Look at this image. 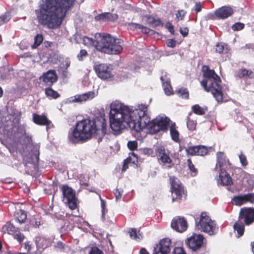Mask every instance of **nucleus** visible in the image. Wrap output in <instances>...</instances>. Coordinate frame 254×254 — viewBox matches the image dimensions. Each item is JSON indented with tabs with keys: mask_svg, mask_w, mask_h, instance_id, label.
<instances>
[{
	"mask_svg": "<svg viewBox=\"0 0 254 254\" xmlns=\"http://www.w3.org/2000/svg\"><path fill=\"white\" fill-rule=\"evenodd\" d=\"M215 51L221 55L223 61H226L230 59V48L227 44L222 42L217 43L215 46Z\"/></svg>",
	"mask_w": 254,
	"mask_h": 254,
	"instance_id": "obj_14",
	"label": "nucleus"
},
{
	"mask_svg": "<svg viewBox=\"0 0 254 254\" xmlns=\"http://www.w3.org/2000/svg\"><path fill=\"white\" fill-rule=\"evenodd\" d=\"M143 151L144 154H148V155H150V154H152V153L153 152L152 149H149V148L144 149Z\"/></svg>",
	"mask_w": 254,
	"mask_h": 254,
	"instance_id": "obj_60",
	"label": "nucleus"
},
{
	"mask_svg": "<svg viewBox=\"0 0 254 254\" xmlns=\"http://www.w3.org/2000/svg\"><path fill=\"white\" fill-rule=\"evenodd\" d=\"M157 154L159 157V160L164 164H171L172 160L170 157L166 154L165 148L163 146H160L157 148Z\"/></svg>",
	"mask_w": 254,
	"mask_h": 254,
	"instance_id": "obj_21",
	"label": "nucleus"
},
{
	"mask_svg": "<svg viewBox=\"0 0 254 254\" xmlns=\"http://www.w3.org/2000/svg\"><path fill=\"white\" fill-rule=\"evenodd\" d=\"M35 243L37 245V248L38 252L35 253V254H40L41 253L40 249L43 250L46 248L50 244V241L43 237L36 238Z\"/></svg>",
	"mask_w": 254,
	"mask_h": 254,
	"instance_id": "obj_22",
	"label": "nucleus"
},
{
	"mask_svg": "<svg viewBox=\"0 0 254 254\" xmlns=\"http://www.w3.org/2000/svg\"><path fill=\"white\" fill-rule=\"evenodd\" d=\"M128 233H129L130 237L131 239L135 240L136 241L140 240L142 238L141 234L139 232L138 234L137 232L136 229L134 228H131L129 230Z\"/></svg>",
	"mask_w": 254,
	"mask_h": 254,
	"instance_id": "obj_32",
	"label": "nucleus"
},
{
	"mask_svg": "<svg viewBox=\"0 0 254 254\" xmlns=\"http://www.w3.org/2000/svg\"><path fill=\"white\" fill-rule=\"evenodd\" d=\"M202 9V5L200 2H196L195 4L194 10L196 13L200 12Z\"/></svg>",
	"mask_w": 254,
	"mask_h": 254,
	"instance_id": "obj_57",
	"label": "nucleus"
},
{
	"mask_svg": "<svg viewBox=\"0 0 254 254\" xmlns=\"http://www.w3.org/2000/svg\"><path fill=\"white\" fill-rule=\"evenodd\" d=\"M32 116L34 123L40 126H46L47 131L51 128L53 127V124L51 121L48 120L46 116L33 114Z\"/></svg>",
	"mask_w": 254,
	"mask_h": 254,
	"instance_id": "obj_16",
	"label": "nucleus"
},
{
	"mask_svg": "<svg viewBox=\"0 0 254 254\" xmlns=\"http://www.w3.org/2000/svg\"><path fill=\"white\" fill-rule=\"evenodd\" d=\"M186 12L184 10H179L177 11L176 13V16L179 18L180 17L181 19H183Z\"/></svg>",
	"mask_w": 254,
	"mask_h": 254,
	"instance_id": "obj_51",
	"label": "nucleus"
},
{
	"mask_svg": "<svg viewBox=\"0 0 254 254\" xmlns=\"http://www.w3.org/2000/svg\"><path fill=\"white\" fill-rule=\"evenodd\" d=\"M171 240L168 238L162 239L154 248L153 254H168L170 251Z\"/></svg>",
	"mask_w": 254,
	"mask_h": 254,
	"instance_id": "obj_13",
	"label": "nucleus"
},
{
	"mask_svg": "<svg viewBox=\"0 0 254 254\" xmlns=\"http://www.w3.org/2000/svg\"><path fill=\"white\" fill-rule=\"evenodd\" d=\"M40 79L47 85H51L57 80V74L54 70H49L43 73Z\"/></svg>",
	"mask_w": 254,
	"mask_h": 254,
	"instance_id": "obj_17",
	"label": "nucleus"
},
{
	"mask_svg": "<svg viewBox=\"0 0 254 254\" xmlns=\"http://www.w3.org/2000/svg\"><path fill=\"white\" fill-rule=\"evenodd\" d=\"M239 219L244 221L247 225H249L254 221V208H246L241 209Z\"/></svg>",
	"mask_w": 254,
	"mask_h": 254,
	"instance_id": "obj_12",
	"label": "nucleus"
},
{
	"mask_svg": "<svg viewBox=\"0 0 254 254\" xmlns=\"http://www.w3.org/2000/svg\"><path fill=\"white\" fill-rule=\"evenodd\" d=\"M192 110L194 113L199 115H202L206 113L207 108L201 107L198 105H195L192 107Z\"/></svg>",
	"mask_w": 254,
	"mask_h": 254,
	"instance_id": "obj_30",
	"label": "nucleus"
},
{
	"mask_svg": "<svg viewBox=\"0 0 254 254\" xmlns=\"http://www.w3.org/2000/svg\"><path fill=\"white\" fill-rule=\"evenodd\" d=\"M195 221L196 230L208 233L209 235L215 234L218 231V227L214 221L205 212H202L199 217L195 219Z\"/></svg>",
	"mask_w": 254,
	"mask_h": 254,
	"instance_id": "obj_7",
	"label": "nucleus"
},
{
	"mask_svg": "<svg viewBox=\"0 0 254 254\" xmlns=\"http://www.w3.org/2000/svg\"><path fill=\"white\" fill-rule=\"evenodd\" d=\"M45 94L48 97L57 99L60 97V94L52 88L48 87L45 89Z\"/></svg>",
	"mask_w": 254,
	"mask_h": 254,
	"instance_id": "obj_29",
	"label": "nucleus"
},
{
	"mask_svg": "<svg viewBox=\"0 0 254 254\" xmlns=\"http://www.w3.org/2000/svg\"><path fill=\"white\" fill-rule=\"evenodd\" d=\"M127 146L130 150H135L137 147V142L136 141H129L127 143Z\"/></svg>",
	"mask_w": 254,
	"mask_h": 254,
	"instance_id": "obj_43",
	"label": "nucleus"
},
{
	"mask_svg": "<svg viewBox=\"0 0 254 254\" xmlns=\"http://www.w3.org/2000/svg\"><path fill=\"white\" fill-rule=\"evenodd\" d=\"M127 168H128L127 165L126 164V163L125 162V163L123 165V168H122V171H126Z\"/></svg>",
	"mask_w": 254,
	"mask_h": 254,
	"instance_id": "obj_63",
	"label": "nucleus"
},
{
	"mask_svg": "<svg viewBox=\"0 0 254 254\" xmlns=\"http://www.w3.org/2000/svg\"><path fill=\"white\" fill-rule=\"evenodd\" d=\"M186 150L188 154L198 155V146L188 147Z\"/></svg>",
	"mask_w": 254,
	"mask_h": 254,
	"instance_id": "obj_35",
	"label": "nucleus"
},
{
	"mask_svg": "<svg viewBox=\"0 0 254 254\" xmlns=\"http://www.w3.org/2000/svg\"><path fill=\"white\" fill-rule=\"evenodd\" d=\"M95 96L94 92H88L81 95H76L69 98V102H82L88 99H92Z\"/></svg>",
	"mask_w": 254,
	"mask_h": 254,
	"instance_id": "obj_19",
	"label": "nucleus"
},
{
	"mask_svg": "<svg viewBox=\"0 0 254 254\" xmlns=\"http://www.w3.org/2000/svg\"><path fill=\"white\" fill-rule=\"evenodd\" d=\"M187 163H188L190 170L192 172L195 173L196 172V169L194 168V166L193 164L192 163L191 160L190 159H188L187 160Z\"/></svg>",
	"mask_w": 254,
	"mask_h": 254,
	"instance_id": "obj_55",
	"label": "nucleus"
},
{
	"mask_svg": "<svg viewBox=\"0 0 254 254\" xmlns=\"http://www.w3.org/2000/svg\"><path fill=\"white\" fill-rule=\"evenodd\" d=\"M167 45L169 47L174 48L176 45V41L174 39H169L167 41Z\"/></svg>",
	"mask_w": 254,
	"mask_h": 254,
	"instance_id": "obj_54",
	"label": "nucleus"
},
{
	"mask_svg": "<svg viewBox=\"0 0 254 254\" xmlns=\"http://www.w3.org/2000/svg\"><path fill=\"white\" fill-rule=\"evenodd\" d=\"M98 76L102 79H107L113 77L112 68L107 64H95L94 66Z\"/></svg>",
	"mask_w": 254,
	"mask_h": 254,
	"instance_id": "obj_11",
	"label": "nucleus"
},
{
	"mask_svg": "<svg viewBox=\"0 0 254 254\" xmlns=\"http://www.w3.org/2000/svg\"><path fill=\"white\" fill-rule=\"evenodd\" d=\"M239 157L242 166H246L248 165V161L246 156L243 153L239 155Z\"/></svg>",
	"mask_w": 254,
	"mask_h": 254,
	"instance_id": "obj_41",
	"label": "nucleus"
},
{
	"mask_svg": "<svg viewBox=\"0 0 254 254\" xmlns=\"http://www.w3.org/2000/svg\"><path fill=\"white\" fill-rule=\"evenodd\" d=\"M244 195L245 203L247 202L254 203V193H248Z\"/></svg>",
	"mask_w": 254,
	"mask_h": 254,
	"instance_id": "obj_37",
	"label": "nucleus"
},
{
	"mask_svg": "<svg viewBox=\"0 0 254 254\" xmlns=\"http://www.w3.org/2000/svg\"><path fill=\"white\" fill-rule=\"evenodd\" d=\"M139 254H149V253L144 248H142L140 250Z\"/></svg>",
	"mask_w": 254,
	"mask_h": 254,
	"instance_id": "obj_62",
	"label": "nucleus"
},
{
	"mask_svg": "<svg viewBox=\"0 0 254 254\" xmlns=\"http://www.w3.org/2000/svg\"><path fill=\"white\" fill-rule=\"evenodd\" d=\"M233 13V10L230 6H224L217 9L215 12V15L219 19H225L230 16Z\"/></svg>",
	"mask_w": 254,
	"mask_h": 254,
	"instance_id": "obj_18",
	"label": "nucleus"
},
{
	"mask_svg": "<svg viewBox=\"0 0 254 254\" xmlns=\"http://www.w3.org/2000/svg\"><path fill=\"white\" fill-rule=\"evenodd\" d=\"M123 192V191L122 189H116L114 191V194H115L116 200L118 201V200L121 199L122 196Z\"/></svg>",
	"mask_w": 254,
	"mask_h": 254,
	"instance_id": "obj_44",
	"label": "nucleus"
},
{
	"mask_svg": "<svg viewBox=\"0 0 254 254\" xmlns=\"http://www.w3.org/2000/svg\"><path fill=\"white\" fill-rule=\"evenodd\" d=\"M96 19L97 20H103L104 21H114L118 18V15L117 14H113L110 12H105L98 15L96 16Z\"/></svg>",
	"mask_w": 254,
	"mask_h": 254,
	"instance_id": "obj_23",
	"label": "nucleus"
},
{
	"mask_svg": "<svg viewBox=\"0 0 254 254\" xmlns=\"http://www.w3.org/2000/svg\"><path fill=\"white\" fill-rule=\"evenodd\" d=\"M232 202L233 204L238 206L245 203L244 195H238L234 197L232 199Z\"/></svg>",
	"mask_w": 254,
	"mask_h": 254,
	"instance_id": "obj_31",
	"label": "nucleus"
},
{
	"mask_svg": "<svg viewBox=\"0 0 254 254\" xmlns=\"http://www.w3.org/2000/svg\"><path fill=\"white\" fill-rule=\"evenodd\" d=\"M171 186V191L172 201L176 199H182L186 197V194L183 187L180 181L175 177H171L170 178Z\"/></svg>",
	"mask_w": 254,
	"mask_h": 254,
	"instance_id": "obj_8",
	"label": "nucleus"
},
{
	"mask_svg": "<svg viewBox=\"0 0 254 254\" xmlns=\"http://www.w3.org/2000/svg\"><path fill=\"white\" fill-rule=\"evenodd\" d=\"M39 148H40V146L38 144H36L34 146V155L35 156V159L36 161H38L39 160Z\"/></svg>",
	"mask_w": 254,
	"mask_h": 254,
	"instance_id": "obj_45",
	"label": "nucleus"
},
{
	"mask_svg": "<svg viewBox=\"0 0 254 254\" xmlns=\"http://www.w3.org/2000/svg\"><path fill=\"white\" fill-rule=\"evenodd\" d=\"M13 235L14 236V239H16L19 243H21L24 238V235L19 232L15 233Z\"/></svg>",
	"mask_w": 254,
	"mask_h": 254,
	"instance_id": "obj_46",
	"label": "nucleus"
},
{
	"mask_svg": "<svg viewBox=\"0 0 254 254\" xmlns=\"http://www.w3.org/2000/svg\"><path fill=\"white\" fill-rule=\"evenodd\" d=\"M24 248L28 252H29L32 248V245L30 242H26L24 243Z\"/></svg>",
	"mask_w": 254,
	"mask_h": 254,
	"instance_id": "obj_59",
	"label": "nucleus"
},
{
	"mask_svg": "<svg viewBox=\"0 0 254 254\" xmlns=\"http://www.w3.org/2000/svg\"><path fill=\"white\" fill-rule=\"evenodd\" d=\"M62 190L63 194V201L67 204L70 209H75L77 204L74 190L67 185L64 186Z\"/></svg>",
	"mask_w": 254,
	"mask_h": 254,
	"instance_id": "obj_9",
	"label": "nucleus"
},
{
	"mask_svg": "<svg viewBox=\"0 0 254 254\" xmlns=\"http://www.w3.org/2000/svg\"><path fill=\"white\" fill-rule=\"evenodd\" d=\"M106 120L100 117L95 121L83 120L77 122L75 128L69 134L70 141L73 143L85 141L95 133L104 135L106 133Z\"/></svg>",
	"mask_w": 254,
	"mask_h": 254,
	"instance_id": "obj_3",
	"label": "nucleus"
},
{
	"mask_svg": "<svg viewBox=\"0 0 254 254\" xmlns=\"http://www.w3.org/2000/svg\"><path fill=\"white\" fill-rule=\"evenodd\" d=\"M237 75L240 78L247 76L249 78H253L254 77V73L251 70H248L246 69H242L238 71Z\"/></svg>",
	"mask_w": 254,
	"mask_h": 254,
	"instance_id": "obj_28",
	"label": "nucleus"
},
{
	"mask_svg": "<svg viewBox=\"0 0 254 254\" xmlns=\"http://www.w3.org/2000/svg\"><path fill=\"white\" fill-rule=\"evenodd\" d=\"M198 155L203 156L206 155L208 152V149L204 146H198Z\"/></svg>",
	"mask_w": 254,
	"mask_h": 254,
	"instance_id": "obj_40",
	"label": "nucleus"
},
{
	"mask_svg": "<svg viewBox=\"0 0 254 254\" xmlns=\"http://www.w3.org/2000/svg\"><path fill=\"white\" fill-rule=\"evenodd\" d=\"M233 228L235 231L237 233V237L238 238L243 235L245 231V226L243 221L239 219L238 221L234 224Z\"/></svg>",
	"mask_w": 254,
	"mask_h": 254,
	"instance_id": "obj_24",
	"label": "nucleus"
},
{
	"mask_svg": "<svg viewBox=\"0 0 254 254\" xmlns=\"http://www.w3.org/2000/svg\"><path fill=\"white\" fill-rule=\"evenodd\" d=\"M217 163L215 169L219 172L218 183L223 186H229L232 184V180L226 172L230 167V163L224 153L219 152L217 154Z\"/></svg>",
	"mask_w": 254,
	"mask_h": 254,
	"instance_id": "obj_6",
	"label": "nucleus"
},
{
	"mask_svg": "<svg viewBox=\"0 0 254 254\" xmlns=\"http://www.w3.org/2000/svg\"><path fill=\"white\" fill-rule=\"evenodd\" d=\"M196 126V121L195 120L191 119L190 118H188V122H187V127L190 130H193L195 129Z\"/></svg>",
	"mask_w": 254,
	"mask_h": 254,
	"instance_id": "obj_34",
	"label": "nucleus"
},
{
	"mask_svg": "<svg viewBox=\"0 0 254 254\" xmlns=\"http://www.w3.org/2000/svg\"><path fill=\"white\" fill-rule=\"evenodd\" d=\"M2 231L4 233L14 235L17 231L16 228L12 224L7 222L2 228Z\"/></svg>",
	"mask_w": 254,
	"mask_h": 254,
	"instance_id": "obj_25",
	"label": "nucleus"
},
{
	"mask_svg": "<svg viewBox=\"0 0 254 254\" xmlns=\"http://www.w3.org/2000/svg\"><path fill=\"white\" fill-rule=\"evenodd\" d=\"M75 0H45L36 10L38 22L50 29L60 26L67 11L74 5Z\"/></svg>",
	"mask_w": 254,
	"mask_h": 254,
	"instance_id": "obj_2",
	"label": "nucleus"
},
{
	"mask_svg": "<svg viewBox=\"0 0 254 254\" xmlns=\"http://www.w3.org/2000/svg\"><path fill=\"white\" fill-rule=\"evenodd\" d=\"M109 114L111 128L116 133L120 132L127 127L136 131L145 127L153 128L155 131L166 130L170 119L166 116H158L151 122L147 114V106L139 105L133 110L119 101L110 104Z\"/></svg>",
	"mask_w": 254,
	"mask_h": 254,
	"instance_id": "obj_1",
	"label": "nucleus"
},
{
	"mask_svg": "<svg viewBox=\"0 0 254 254\" xmlns=\"http://www.w3.org/2000/svg\"><path fill=\"white\" fill-rule=\"evenodd\" d=\"M101 201V207H102V217H104L105 214V203L103 199L101 198H100Z\"/></svg>",
	"mask_w": 254,
	"mask_h": 254,
	"instance_id": "obj_58",
	"label": "nucleus"
},
{
	"mask_svg": "<svg viewBox=\"0 0 254 254\" xmlns=\"http://www.w3.org/2000/svg\"><path fill=\"white\" fill-rule=\"evenodd\" d=\"M43 41V36L42 34H38L34 37V43L32 46L33 49L37 48Z\"/></svg>",
	"mask_w": 254,
	"mask_h": 254,
	"instance_id": "obj_33",
	"label": "nucleus"
},
{
	"mask_svg": "<svg viewBox=\"0 0 254 254\" xmlns=\"http://www.w3.org/2000/svg\"><path fill=\"white\" fill-rule=\"evenodd\" d=\"M89 254H104L103 253L96 247L93 248Z\"/></svg>",
	"mask_w": 254,
	"mask_h": 254,
	"instance_id": "obj_52",
	"label": "nucleus"
},
{
	"mask_svg": "<svg viewBox=\"0 0 254 254\" xmlns=\"http://www.w3.org/2000/svg\"><path fill=\"white\" fill-rule=\"evenodd\" d=\"M251 246L252 252L254 254V242L251 243Z\"/></svg>",
	"mask_w": 254,
	"mask_h": 254,
	"instance_id": "obj_64",
	"label": "nucleus"
},
{
	"mask_svg": "<svg viewBox=\"0 0 254 254\" xmlns=\"http://www.w3.org/2000/svg\"><path fill=\"white\" fill-rule=\"evenodd\" d=\"M0 18L4 23L8 22L10 19L9 15L6 13L0 16Z\"/></svg>",
	"mask_w": 254,
	"mask_h": 254,
	"instance_id": "obj_47",
	"label": "nucleus"
},
{
	"mask_svg": "<svg viewBox=\"0 0 254 254\" xmlns=\"http://www.w3.org/2000/svg\"><path fill=\"white\" fill-rule=\"evenodd\" d=\"M6 71H10V69L5 68L1 69L0 71V79L1 80H5L9 78V75L6 74Z\"/></svg>",
	"mask_w": 254,
	"mask_h": 254,
	"instance_id": "obj_36",
	"label": "nucleus"
},
{
	"mask_svg": "<svg viewBox=\"0 0 254 254\" xmlns=\"http://www.w3.org/2000/svg\"><path fill=\"white\" fill-rule=\"evenodd\" d=\"M168 29L171 33H174V26L171 24H170V25L168 26Z\"/></svg>",
	"mask_w": 254,
	"mask_h": 254,
	"instance_id": "obj_61",
	"label": "nucleus"
},
{
	"mask_svg": "<svg viewBox=\"0 0 254 254\" xmlns=\"http://www.w3.org/2000/svg\"><path fill=\"white\" fill-rule=\"evenodd\" d=\"M173 254H187L184 250L181 247L176 248L174 251Z\"/></svg>",
	"mask_w": 254,
	"mask_h": 254,
	"instance_id": "obj_48",
	"label": "nucleus"
},
{
	"mask_svg": "<svg viewBox=\"0 0 254 254\" xmlns=\"http://www.w3.org/2000/svg\"><path fill=\"white\" fill-rule=\"evenodd\" d=\"M99 40L96 41L95 45L96 49L103 53L111 54L118 55L123 51V47L120 39H116L109 34L101 36Z\"/></svg>",
	"mask_w": 254,
	"mask_h": 254,
	"instance_id": "obj_5",
	"label": "nucleus"
},
{
	"mask_svg": "<svg viewBox=\"0 0 254 254\" xmlns=\"http://www.w3.org/2000/svg\"><path fill=\"white\" fill-rule=\"evenodd\" d=\"M170 131L172 139L175 142H178L180 140L179 133L176 128L175 123L171 125L170 127Z\"/></svg>",
	"mask_w": 254,
	"mask_h": 254,
	"instance_id": "obj_26",
	"label": "nucleus"
},
{
	"mask_svg": "<svg viewBox=\"0 0 254 254\" xmlns=\"http://www.w3.org/2000/svg\"><path fill=\"white\" fill-rule=\"evenodd\" d=\"M87 55V52L85 50H81L79 54L77 55V58L79 61L83 59V57H85Z\"/></svg>",
	"mask_w": 254,
	"mask_h": 254,
	"instance_id": "obj_50",
	"label": "nucleus"
},
{
	"mask_svg": "<svg viewBox=\"0 0 254 254\" xmlns=\"http://www.w3.org/2000/svg\"><path fill=\"white\" fill-rule=\"evenodd\" d=\"M139 29H141V31L142 33L144 34H148L150 32V29L143 26L142 25L140 24V28Z\"/></svg>",
	"mask_w": 254,
	"mask_h": 254,
	"instance_id": "obj_56",
	"label": "nucleus"
},
{
	"mask_svg": "<svg viewBox=\"0 0 254 254\" xmlns=\"http://www.w3.org/2000/svg\"><path fill=\"white\" fill-rule=\"evenodd\" d=\"M202 71L205 79L201 81V85L205 91L212 93L217 102H222L223 93L219 84L220 77L213 69H210L207 65H204Z\"/></svg>",
	"mask_w": 254,
	"mask_h": 254,
	"instance_id": "obj_4",
	"label": "nucleus"
},
{
	"mask_svg": "<svg viewBox=\"0 0 254 254\" xmlns=\"http://www.w3.org/2000/svg\"><path fill=\"white\" fill-rule=\"evenodd\" d=\"M189 29L187 27L180 28V32L184 37H185L188 35Z\"/></svg>",
	"mask_w": 254,
	"mask_h": 254,
	"instance_id": "obj_49",
	"label": "nucleus"
},
{
	"mask_svg": "<svg viewBox=\"0 0 254 254\" xmlns=\"http://www.w3.org/2000/svg\"><path fill=\"white\" fill-rule=\"evenodd\" d=\"M178 94L183 98L188 99L189 98V92L187 89H180L178 91Z\"/></svg>",
	"mask_w": 254,
	"mask_h": 254,
	"instance_id": "obj_39",
	"label": "nucleus"
},
{
	"mask_svg": "<svg viewBox=\"0 0 254 254\" xmlns=\"http://www.w3.org/2000/svg\"><path fill=\"white\" fill-rule=\"evenodd\" d=\"M171 226L174 230L182 233L187 230L188 224L185 218L177 216L172 220Z\"/></svg>",
	"mask_w": 254,
	"mask_h": 254,
	"instance_id": "obj_15",
	"label": "nucleus"
},
{
	"mask_svg": "<svg viewBox=\"0 0 254 254\" xmlns=\"http://www.w3.org/2000/svg\"><path fill=\"white\" fill-rule=\"evenodd\" d=\"M140 26V24L135 23H128L127 24V28L128 29L134 31L137 29H139Z\"/></svg>",
	"mask_w": 254,
	"mask_h": 254,
	"instance_id": "obj_42",
	"label": "nucleus"
},
{
	"mask_svg": "<svg viewBox=\"0 0 254 254\" xmlns=\"http://www.w3.org/2000/svg\"><path fill=\"white\" fill-rule=\"evenodd\" d=\"M15 216L16 220L20 223H24L27 218L25 212L21 209L17 210L15 213Z\"/></svg>",
	"mask_w": 254,
	"mask_h": 254,
	"instance_id": "obj_27",
	"label": "nucleus"
},
{
	"mask_svg": "<svg viewBox=\"0 0 254 254\" xmlns=\"http://www.w3.org/2000/svg\"><path fill=\"white\" fill-rule=\"evenodd\" d=\"M161 80L162 82V85L164 88V92L167 96L172 95L173 91L170 84V81L166 74L161 77Z\"/></svg>",
	"mask_w": 254,
	"mask_h": 254,
	"instance_id": "obj_20",
	"label": "nucleus"
},
{
	"mask_svg": "<svg viewBox=\"0 0 254 254\" xmlns=\"http://www.w3.org/2000/svg\"><path fill=\"white\" fill-rule=\"evenodd\" d=\"M203 240V237L202 235L193 234L186 240V243L190 249L196 250L202 246Z\"/></svg>",
	"mask_w": 254,
	"mask_h": 254,
	"instance_id": "obj_10",
	"label": "nucleus"
},
{
	"mask_svg": "<svg viewBox=\"0 0 254 254\" xmlns=\"http://www.w3.org/2000/svg\"><path fill=\"white\" fill-rule=\"evenodd\" d=\"M244 27L245 24L244 23L241 22H237L232 26V29L235 31H240L244 29Z\"/></svg>",
	"mask_w": 254,
	"mask_h": 254,
	"instance_id": "obj_38",
	"label": "nucleus"
},
{
	"mask_svg": "<svg viewBox=\"0 0 254 254\" xmlns=\"http://www.w3.org/2000/svg\"><path fill=\"white\" fill-rule=\"evenodd\" d=\"M149 22L151 24L153 25L154 26H159L161 23V21L160 20L158 19H156L154 18H152V20L150 21Z\"/></svg>",
	"mask_w": 254,
	"mask_h": 254,
	"instance_id": "obj_53",
	"label": "nucleus"
}]
</instances>
